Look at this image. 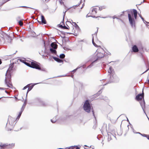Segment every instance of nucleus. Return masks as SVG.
Segmentation results:
<instances>
[{
    "instance_id": "obj_1",
    "label": "nucleus",
    "mask_w": 149,
    "mask_h": 149,
    "mask_svg": "<svg viewBox=\"0 0 149 149\" xmlns=\"http://www.w3.org/2000/svg\"><path fill=\"white\" fill-rule=\"evenodd\" d=\"M109 73L107 78L104 79L106 81V83L104 85H106L107 84L112 83H117L119 81L118 77L115 74L114 71L111 66H110L108 70Z\"/></svg>"
},
{
    "instance_id": "obj_2",
    "label": "nucleus",
    "mask_w": 149,
    "mask_h": 149,
    "mask_svg": "<svg viewBox=\"0 0 149 149\" xmlns=\"http://www.w3.org/2000/svg\"><path fill=\"white\" fill-rule=\"evenodd\" d=\"M83 108L84 110L88 113H89L91 110L92 111L93 116L96 118L95 115L94 110L93 109L92 104L90 103L88 100H86L83 105Z\"/></svg>"
},
{
    "instance_id": "obj_3",
    "label": "nucleus",
    "mask_w": 149,
    "mask_h": 149,
    "mask_svg": "<svg viewBox=\"0 0 149 149\" xmlns=\"http://www.w3.org/2000/svg\"><path fill=\"white\" fill-rule=\"evenodd\" d=\"M95 57L94 56L93 57H92L88 61L86 62L85 64H87L88 62H91L90 64L87 67L86 69L90 68L93 65H95L98 63L99 60H100L104 56H97V58H95Z\"/></svg>"
},
{
    "instance_id": "obj_4",
    "label": "nucleus",
    "mask_w": 149,
    "mask_h": 149,
    "mask_svg": "<svg viewBox=\"0 0 149 149\" xmlns=\"http://www.w3.org/2000/svg\"><path fill=\"white\" fill-rule=\"evenodd\" d=\"M30 67L36 69L44 71L46 72H47L46 69L40 65V64L37 63L35 61H33L31 62Z\"/></svg>"
},
{
    "instance_id": "obj_5",
    "label": "nucleus",
    "mask_w": 149,
    "mask_h": 149,
    "mask_svg": "<svg viewBox=\"0 0 149 149\" xmlns=\"http://www.w3.org/2000/svg\"><path fill=\"white\" fill-rule=\"evenodd\" d=\"M138 12L136 9H132V12L131 13V18L132 19V22H131L129 21V23L132 27H135V19H136L137 17Z\"/></svg>"
},
{
    "instance_id": "obj_6",
    "label": "nucleus",
    "mask_w": 149,
    "mask_h": 149,
    "mask_svg": "<svg viewBox=\"0 0 149 149\" xmlns=\"http://www.w3.org/2000/svg\"><path fill=\"white\" fill-rule=\"evenodd\" d=\"M6 75V76L7 77H6L5 79V83L8 87L12 88L13 85L11 81V75L10 74H8L7 75Z\"/></svg>"
},
{
    "instance_id": "obj_7",
    "label": "nucleus",
    "mask_w": 149,
    "mask_h": 149,
    "mask_svg": "<svg viewBox=\"0 0 149 149\" xmlns=\"http://www.w3.org/2000/svg\"><path fill=\"white\" fill-rule=\"evenodd\" d=\"M51 48L50 49V53L54 55H56V56H58V55L57 54V52L56 49L58 47V45L54 42H52L50 45Z\"/></svg>"
},
{
    "instance_id": "obj_8",
    "label": "nucleus",
    "mask_w": 149,
    "mask_h": 149,
    "mask_svg": "<svg viewBox=\"0 0 149 149\" xmlns=\"http://www.w3.org/2000/svg\"><path fill=\"white\" fill-rule=\"evenodd\" d=\"M2 35L3 36H1V37H0V43L2 42H4L5 41L4 37H6V36H7V38H8V42L9 43L11 42L12 39L10 37L4 32H2Z\"/></svg>"
},
{
    "instance_id": "obj_9",
    "label": "nucleus",
    "mask_w": 149,
    "mask_h": 149,
    "mask_svg": "<svg viewBox=\"0 0 149 149\" xmlns=\"http://www.w3.org/2000/svg\"><path fill=\"white\" fill-rule=\"evenodd\" d=\"M14 143H12L11 144H8V143L2 144V143H1L0 144V149H4L5 148L10 149L12 148V146H14Z\"/></svg>"
},
{
    "instance_id": "obj_10",
    "label": "nucleus",
    "mask_w": 149,
    "mask_h": 149,
    "mask_svg": "<svg viewBox=\"0 0 149 149\" xmlns=\"http://www.w3.org/2000/svg\"><path fill=\"white\" fill-rule=\"evenodd\" d=\"M19 60V61L24 64L25 65L30 67L31 63L28 62V61L24 58H18V59Z\"/></svg>"
},
{
    "instance_id": "obj_11",
    "label": "nucleus",
    "mask_w": 149,
    "mask_h": 149,
    "mask_svg": "<svg viewBox=\"0 0 149 149\" xmlns=\"http://www.w3.org/2000/svg\"><path fill=\"white\" fill-rule=\"evenodd\" d=\"M53 59L57 62L61 63L63 62V59L65 56H52Z\"/></svg>"
},
{
    "instance_id": "obj_12",
    "label": "nucleus",
    "mask_w": 149,
    "mask_h": 149,
    "mask_svg": "<svg viewBox=\"0 0 149 149\" xmlns=\"http://www.w3.org/2000/svg\"><path fill=\"white\" fill-rule=\"evenodd\" d=\"M127 12L128 13V18L129 21H130L131 22H132V19L131 18V13L132 12V9H128L125 11H123L122 12V13H124L125 12Z\"/></svg>"
},
{
    "instance_id": "obj_13",
    "label": "nucleus",
    "mask_w": 149,
    "mask_h": 149,
    "mask_svg": "<svg viewBox=\"0 0 149 149\" xmlns=\"http://www.w3.org/2000/svg\"><path fill=\"white\" fill-rule=\"evenodd\" d=\"M144 96V93L143 89L142 93H139L137 95L135 98V100L138 101H139L141 99H142Z\"/></svg>"
},
{
    "instance_id": "obj_14",
    "label": "nucleus",
    "mask_w": 149,
    "mask_h": 149,
    "mask_svg": "<svg viewBox=\"0 0 149 149\" xmlns=\"http://www.w3.org/2000/svg\"><path fill=\"white\" fill-rule=\"evenodd\" d=\"M142 59L144 61L147 67L149 66V64L148 59L146 56H141Z\"/></svg>"
},
{
    "instance_id": "obj_15",
    "label": "nucleus",
    "mask_w": 149,
    "mask_h": 149,
    "mask_svg": "<svg viewBox=\"0 0 149 149\" xmlns=\"http://www.w3.org/2000/svg\"><path fill=\"white\" fill-rule=\"evenodd\" d=\"M41 21H40L38 20V22L40 24H45L47 23L45 19L44 16L43 15H41Z\"/></svg>"
},
{
    "instance_id": "obj_16",
    "label": "nucleus",
    "mask_w": 149,
    "mask_h": 149,
    "mask_svg": "<svg viewBox=\"0 0 149 149\" xmlns=\"http://www.w3.org/2000/svg\"><path fill=\"white\" fill-rule=\"evenodd\" d=\"M41 83H42L40 82V83H37L33 84H32L29 87H28V89L27 91V93H28L30 91H31L32 89L33 88V86H34L35 85H36L38 84H41Z\"/></svg>"
},
{
    "instance_id": "obj_17",
    "label": "nucleus",
    "mask_w": 149,
    "mask_h": 149,
    "mask_svg": "<svg viewBox=\"0 0 149 149\" xmlns=\"http://www.w3.org/2000/svg\"><path fill=\"white\" fill-rule=\"evenodd\" d=\"M132 51L134 52H137L139 50L137 46L136 45H133L132 47Z\"/></svg>"
},
{
    "instance_id": "obj_18",
    "label": "nucleus",
    "mask_w": 149,
    "mask_h": 149,
    "mask_svg": "<svg viewBox=\"0 0 149 149\" xmlns=\"http://www.w3.org/2000/svg\"><path fill=\"white\" fill-rule=\"evenodd\" d=\"M37 100L40 105L43 106H46L47 104L45 102L42 101L41 99L38 98Z\"/></svg>"
},
{
    "instance_id": "obj_19",
    "label": "nucleus",
    "mask_w": 149,
    "mask_h": 149,
    "mask_svg": "<svg viewBox=\"0 0 149 149\" xmlns=\"http://www.w3.org/2000/svg\"><path fill=\"white\" fill-rule=\"evenodd\" d=\"M140 103L142 109H143V108H145V102L144 99L142 101L140 102Z\"/></svg>"
},
{
    "instance_id": "obj_20",
    "label": "nucleus",
    "mask_w": 149,
    "mask_h": 149,
    "mask_svg": "<svg viewBox=\"0 0 149 149\" xmlns=\"http://www.w3.org/2000/svg\"><path fill=\"white\" fill-rule=\"evenodd\" d=\"M14 63L13 62L12 63V64H11L9 65V68L8 70H9L10 72L13 70V68L14 67Z\"/></svg>"
},
{
    "instance_id": "obj_21",
    "label": "nucleus",
    "mask_w": 149,
    "mask_h": 149,
    "mask_svg": "<svg viewBox=\"0 0 149 149\" xmlns=\"http://www.w3.org/2000/svg\"><path fill=\"white\" fill-rule=\"evenodd\" d=\"M72 23L73 24V26H74L75 29L78 31H80V29L78 25L75 22H73Z\"/></svg>"
},
{
    "instance_id": "obj_22",
    "label": "nucleus",
    "mask_w": 149,
    "mask_h": 149,
    "mask_svg": "<svg viewBox=\"0 0 149 149\" xmlns=\"http://www.w3.org/2000/svg\"><path fill=\"white\" fill-rule=\"evenodd\" d=\"M58 27L63 29H66L67 26H65V25L63 26L62 24H59L58 25Z\"/></svg>"
},
{
    "instance_id": "obj_23",
    "label": "nucleus",
    "mask_w": 149,
    "mask_h": 149,
    "mask_svg": "<svg viewBox=\"0 0 149 149\" xmlns=\"http://www.w3.org/2000/svg\"><path fill=\"white\" fill-rule=\"evenodd\" d=\"M24 19H22L18 21V23L19 25L21 26H22L23 25V23L22 22V21Z\"/></svg>"
},
{
    "instance_id": "obj_24",
    "label": "nucleus",
    "mask_w": 149,
    "mask_h": 149,
    "mask_svg": "<svg viewBox=\"0 0 149 149\" xmlns=\"http://www.w3.org/2000/svg\"><path fill=\"white\" fill-rule=\"evenodd\" d=\"M23 111L21 110L19 112V114L17 116V117L16 118V120H18L19 119L20 117H21V114H22Z\"/></svg>"
},
{
    "instance_id": "obj_25",
    "label": "nucleus",
    "mask_w": 149,
    "mask_h": 149,
    "mask_svg": "<svg viewBox=\"0 0 149 149\" xmlns=\"http://www.w3.org/2000/svg\"><path fill=\"white\" fill-rule=\"evenodd\" d=\"M26 104L27 103L26 102L25 103V102H24L23 104L21 109V110L23 111Z\"/></svg>"
},
{
    "instance_id": "obj_26",
    "label": "nucleus",
    "mask_w": 149,
    "mask_h": 149,
    "mask_svg": "<svg viewBox=\"0 0 149 149\" xmlns=\"http://www.w3.org/2000/svg\"><path fill=\"white\" fill-rule=\"evenodd\" d=\"M97 8H93L92 10V12L93 13V14H96L97 13Z\"/></svg>"
},
{
    "instance_id": "obj_27",
    "label": "nucleus",
    "mask_w": 149,
    "mask_h": 149,
    "mask_svg": "<svg viewBox=\"0 0 149 149\" xmlns=\"http://www.w3.org/2000/svg\"><path fill=\"white\" fill-rule=\"evenodd\" d=\"M92 36H93V38H92V43H93V45L95 46L96 47H97V45L95 43V42L94 41V37L93 36V35H92Z\"/></svg>"
},
{
    "instance_id": "obj_28",
    "label": "nucleus",
    "mask_w": 149,
    "mask_h": 149,
    "mask_svg": "<svg viewBox=\"0 0 149 149\" xmlns=\"http://www.w3.org/2000/svg\"><path fill=\"white\" fill-rule=\"evenodd\" d=\"M102 93V89H100L96 94H95V96H98Z\"/></svg>"
},
{
    "instance_id": "obj_29",
    "label": "nucleus",
    "mask_w": 149,
    "mask_h": 149,
    "mask_svg": "<svg viewBox=\"0 0 149 149\" xmlns=\"http://www.w3.org/2000/svg\"><path fill=\"white\" fill-rule=\"evenodd\" d=\"M111 133H108L107 135L108 136V140L109 141H110L112 139L111 137Z\"/></svg>"
},
{
    "instance_id": "obj_30",
    "label": "nucleus",
    "mask_w": 149,
    "mask_h": 149,
    "mask_svg": "<svg viewBox=\"0 0 149 149\" xmlns=\"http://www.w3.org/2000/svg\"><path fill=\"white\" fill-rule=\"evenodd\" d=\"M77 146H72L69 147H67L65 148V149H73L74 148V147H75Z\"/></svg>"
},
{
    "instance_id": "obj_31",
    "label": "nucleus",
    "mask_w": 149,
    "mask_h": 149,
    "mask_svg": "<svg viewBox=\"0 0 149 149\" xmlns=\"http://www.w3.org/2000/svg\"><path fill=\"white\" fill-rule=\"evenodd\" d=\"M77 85L78 86L79 88L82 87L83 85V84L82 83H80L79 82L77 83Z\"/></svg>"
},
{
    "instance_id": "obj_32",
    "label": "nucleus",
    "mask_w": 149,
    "mask_h": 149,
    "mask_svg": "<svg viewBox=\"0 0 149 149\" xmlns=\"http://www.w3.org/2000/svg\"><path fill=\"white\" fill-rule=\"evenodd\" d=\"M81 68V67H77L75 69H74L71 72H73V73L75 72L79 68Z\"/></svg>"
},
{
    "instance_id": "obj_33",
    "label": "nucleus",
    "mask_w": 149,
    "mask_h": 149,
    "mask_svg": "<svg viewBox=\"0 0 149 149\" xmlns=\"http://www.w3.org/2000/svg\"><path fill=\"white\" fill-rule=\"evenodd\" d=\"M105 8V7L104 6H101L99 7V10H101Z\"/></svg>"
},
{
    "instance_id": "obj_34",
    "label": "nucleus",
    "mask_w": 149,
    "mask_h": 149,
    "mask_svg": "<svg viewBox=\"0 0 149 149\" xmlns=\"http://www.w3.org/2000/svg\"><path fill=\"white\" fill-rule=\"evenodd\" d=\"M144 137H146L148 140H149V135L144 134Z\"/></svg>"
},
{
    "instance_id": "obj_35",
    "label": "nucleus",
    "mask_w": 149,
    "mask_h": 149,
    "mask_svg": "<svg viewBox=\"0 0 149 149\" xmlns=\"http://www.w3.org/2000/svg\"><path fill=\"white\" fill-rule=\"evenodd\" d=\"M29 84L27 85L26 86H24L23 88V90H25L26 89V88H28V86L29 85H30V84Z\"/></svg>"
},
{
    "instance_id": "obj_36",
    "label": "nucleus",
    "mask_w": 149,
    "mask_h": 149,
    "mask_svg": "<svg viewBox=\"0 0 149 149\" xmlns=\"http://www.w3.org/2000/svg\"><path fill=\"white\" fill-rule=\"evenodd\" d=\"M19 8H31V9H34L33 8H32L28 7L26 6H19Z\"/></svg>"
},
{
    "instance_id": "obj_37",
    "label": "nucleus",
    "mask_w": 149,
    "mask_h": 149,
    "mask_svg": "<svg viewBox=\"0 0 149 149\" xmlns=\"http://www.w3.org/2000/svg\"><path fill=\"white\" fill-rule=\"evenodd\" d=\"M18 58L17 59H13V60H12V61H13V60H15V61H14V63H16L17 62H18V60H19V59L18 60Z\"/></svg>"
},
{
    "instance_id": "obj_38",
    "label": "nucleus",
    "mask_w": 149,
    "mask_h": 149,
    "mask_svg": "<svg viewBox=\"0 0 149 149\" xmlns=\"http://www.w3.org/2000/svg\"><path fill=\"white\" fill-rule=\"evenodd\" d=\"M103 55V54L101 53H99L97 54L95 56H102Z\"/></svg>"
},
{
    "instance_id": "obj_39",
    "label": "nucleus",
    "mask_w": 149,
    "mask_h": 149,
    "mask_svg": "<svg viewBox=\"0 0 149 149\" xmlns=\"http://www.w3.org/2000/svg\"><path fill=\"white\" fill-rule=\"evenodd\" d=\"M103 96H102V97H99V98L100 99H103V100H107L108 99V98L107 97H106L105 99H104V98H103Z\"/></svg>"
},
{
    "instance_id": "obj_40",
    "label": "nucleus",
    "mask_w": 149,
    "mask_h": 149,
    "mask_svg": "<svg viewBox=\"0 0 149 149\" xmlns=\"http://www.w3.org/2000/svg\"><path fill=\"white\" fill-rule=\"evenodd\" d=\"M139 16L140 17V18H141V19H142V20L143 21L144 23H145L146 22H145V21H146L144 20V18L141 15H139Z\"/></svg>"
},
{
    "instance_id": "obj_41",
    "label": "nucleus",
    "mask_w": 149,
    "mask_h": 149,
    "mask_svg": "<svg viewBox=\"0 0 149 149\" xmlns=\"http://www.w3.org/2000/svg\"><path fill=\"white\" fill-rule=\"evenodd\" d=\"M16 20L17 21H18L20 20H21V17L20 16H18L16 18Z\"/></svg>"
},
{
    "instance_id": "obj_42",
    "label": "nucleus",
    "mask_w": 149,
    "mask_h": 149,
    "mask_svg": "<svg viewBox=\"0 0 149 149\" xmlns=\"http://www.w3.org/2000/svg\"><path fill=\"white\" fill-rule=\"evenodd\" d=\"M136 134H139L141 135L142 136H143V137H144V135H143L145 134H141V133H140V132H136Z\"/></svg>"
},
{
    "instance_id": "obj_43",
    "label": "nucleus",
    "mask_w": 149,
    "mask_h": 149,
    "mask_svg": "<svg viewBox=\"0 0 149 149\" xmlns=\"http://www.w3.org/2000/svg\"><path fill=\"white\" fill-rule=\"evenodd\" d=\"M59 2L61 5L64 4V2L62 1V0H59Z\"/></svg>"
},
{
    "instance_id": "obj_44",
    "label": "nucleus",
    "mask_w": 149,
    "mask_h": 149,
    "mask_svg": "<svg viewBox=\"0 0 149 149\" xmlns=\"http://www.w3.org/2000/svg\"><path fill=\"white\" fill-rule=\"evenodd\" d=\"M98 29H97V31L96 32H95V34H94V35L96 37H97V33L98 32Z\"/></svg>"
},
{
    "instance_id": "obj_45",
    "label": "nucleus",
    "mask_w": 149,
    "mask_h": 149,
    "mask_svg": "<svg viewBox=\"0 0 149 149\" xmlns=\"http://www.w3.org/2000/svg\"><path fill=\"white\" fill-rule=\"evenodd\" d=\"M53 57L52 56H49V61L53 60Z\"/></svg>"
},
{
    "instance_id": "obj_46",
    "label": "nucleus",
    "mask_w": 149,
    "mask_h": 149,
    "mask_svg": "<svg viewBox=\"0 0 149 149\" xmlns=\"http://www.w3.org/2000/svg\"><path fill=\"white\" fill-rule=\"evenodd\" d=\"M129 124H130V125L131 127V128H132V130H133V132H134V129L133 128V126H132V125L130 123H129Z\"/></svg>"
},
{
    "instance_id": "obj_47",
    "label": "nucleus",
    "mask_w": 149,
    "mask_h": 149,
    "mask_svg": "<svg viewBox=\"0 0 149 149\" xmlns=\"http://www.w3.org/2000/svg\"><path fill=\"white\" fill-rule=\"evenodd\" d=\"M146 23H147V24H146L147 27L149 29V22H146V21H145Z\"/></svg>"
},
{
    "instance_id": "obj_48",
    "label": "nucleus",
    "mask_w": 149,
    "mask_h": 149,
    "mask_svg": "<svg viewBox=\"0 0 149 149\" xmlns=\"http://www.w3.org/2000/svg\"><path fill=\"white\" fill-rule=\"evenodd\" d=\"M56 120H53V119H51V121L52 123H54L55 122H56Z\"/></svg>"
},
{
    "instance_id": "obj_49",
    "label": "nucleus",
    "mask_w": 149,
    "mask_h": 149,
    "mask_svg": "<svg viewBox=\"0 0 149 149\" xmlns=\"http://www.w3.org/2000/svg\"><path fill=\"white\" fill-rule=\"evenodd\" d=\"M149 70V68H148L145 72H143L142 74H143L144 73H145V72H147L148 70Z\"/></svg>"
},
{
    "instance_id": "obj_50",
    "label": "nucleus",
    "mask_w": 149,
    "mask_h": 149,
    "mask_svg": "<svg viewBox=\"0 0 149 149\" xmlns=\"http://www.w3.org/2000/svg\"><path fill=\"white\" fill-rule=\"evenodd\" d=\"M17 52V51H16L15 52V53H14L13 54H11V55H6V56H12L13 55H15V53H16V52Z\"/></svg>"
},
{
    "instance_id": "obj_51",
    "label": "nucleus",
    "mask_w": 149,
    "mask_h": 149,
    "mask_svg": "<svg viewBox=\"0 0 149 149\" xmlns=\"http://www.w3.org/2000/svg\"><path fill=\"white\" fill-rule=\"evenodd\" d=\"M24 102H25V103L26 102L27 103V97H25Z\"/></svg>"
},
{
    "instance_id": "obj_52",
    "label": "nucleus",
    "mask_w": 149,
    "mask_h": 149,
    "mask_svg": "<svg viewBox=\"0 0 149 149\" xmlns=\"http://www.w3.org/2000/svg\"><path fill=\"white\" fill-rule=\"evenodd\" d=\"M66 11H65V12H63V14H64V15H63V18H64L65 17V13H66Z\"/></svg>"
},
{
    "instance_id": "obj_53",
    "label": "nucleus",
    "mask_w": 149,
    "mask_h": 149,
    "mask_svg": "<svg viewBox=\"0 0 149 149\" xmlns=\"http://www.w3.org/2000/svg\"><path fill=\"white\" fill-rule=\"evenodd\" d=\"M63 19H64V18H63V21L61 22V24H61V23H62L63 24V25H64V24H65L64 22Z\"/></svg>"
},
{
    "instance_id": "obj_54",
    "label": "nucleus",
    "mask_w": 149,
    "mask_h": 149,
    "mask_svg": "<svg viewBox=\"0 0 149 149\" xmlns=\"http://www.w3.org/2000/svg\"><path fill=\"white\" fill-rule=\"evenodd\" d=\"M58 56H65V54H59Z\"/></svg>"
},
{
    "instance_id": "obj_55",
    "label": "nucleus",
    "mask_w": 149,
    "mask_h": 149,
    "mask_svg": "<svg viewBox=\"0 0 149 149\" xmlns=\"http://www.w3.org/2000/svg\"><path fill=\"white\" fill-rule=\"evenodd\" d=\"M95 94L93 95V99H95V98H96L97 97V96H95Z\"/></svg>"
},
{
    "instance_id": "obj_56",
    "label": "nucleus",
    "mask_w": 149,
    "mask_h": 149,
    "mask_svg": "<svg viewBox=\"0 0 149 149\" xmlns=\"http://www.w3.org/2000/svg\"><path fill=\"white\" fill-rule=\"evenodd\" d=\"M91 17H92L94 18H96L98 17H95V16H91Z\"/></svg>"
},
{
    "instance_id": "obj_57",
    "label": "nucleus",
    "mask_w": 149,
    "mask_h": 149,
    "mask_svg": "<svg viewBox=\"0 0 149 149\" xmlns=\"http://www.w3.org/2000/svg\"><path fill=\"white\" fill-rule=\"evenodd\" d=\"M5 89H6V88H2V87H0V90H5Z\"/></svg>"
},
{
    "instance_id": "obj_58",
    "label": "nucleus",
    "mask_w": 149,
    "mask_h": 149,
    "mask_svg": "<svg viewBox=\"0 0 149 149\" xmlns=\"http://www.w3.org/2000/svg\"><path fill=\"white\" fill-rule=\"evenodd\" d=\"M112 18L113 19H114L115 18H116L117 19H118V18H117L116 17H115V16H113L112 17Z\"/></svg>"
},
{
    "instance_id": "obj_59",
    "label": "nucleus",
    "mask_w": 149,
    "mask_h": 149,
    "mask_svg": "<svg viewBox=\"0 0 149 149\" xmlns=\"http://www.w3.org/2000/svg\"><path fill=\"white\" fill-rule=\"evenodd\" d=\"M144 108H143V112H144V113L146 114V116H147V114H146V112H145V110H144Z\"/></svg>"
},
{
    "instance_id": "obj_60",
    "label": "nucleus",
    "mask_w": 149,
    "mask_h": 149,
    "mask_svg": "<svg viewBox=\"0 0 149 149\" xmlns=\"http://www.w3.org/2000/svg\"><path fill=\"white\" fill-rule=\"evenodd\" d=\"M64 76H65L62 75L58 76L57 77H64Z\"/></svg>"
},
{
    "instance_id": "obj_61",
    "label": "nucleus",
    "mask_w": 149,
    "mask_h": 149,
    "mask_svg": "<svg viewBox=\"0 0 149 149\" xmlns=\"http://www.w3.org/2000/svg\"><path fill=\"white\" fill-rule=\"evenodd\" d=\"M72 8V7H70V8H68V9H66V12H67V11H68L69 10L70 8Z\"/></svg>"
},
{
    "instance_id": "obj_62",
    "label": "nucleus",
    "mask_w": 149,
    "mask_h": 149,
    "mask_svg": "<svg viewBox=\"0 0 149 149\" xmlns=\"http://www.w3.org/2000/svg\"><path fill=\"white\" fill-rule=\"evenodd\" d=\"M70 116H66V118L65 119H67L68 118H69Z\"/></svg>"
},
{
    "instance_id": "obj_63",
    "label": "nucleus",
    "mask_w": 149,
    "mask_h": 149,
    "mask_svg": "<svg viewBox=\"0 0 149 149\" xmlns=\"http://www.w3.org/2000/svg\"><path fill=\"white\" fill-rule=\"evenodd\" d=\"M82 2V0H81V1H80V2L79 3V5H80V4H81V3Z\"/></svg>"
},
{
    "instance_id": "obj_64",
    "label": "nucleus",
    "mask_w": 149,
    "mask_h": 149,
    "mask_svg": "<svg viewBox=\"0 0 149 149\" xmlns=\"http://www.w3.org/2000/svg\"><path fill=\"white\" fill-rule=\"evenodd\" d=\"M79 4H78L74 6L75 7H77L79 6Z\"/></svg>"
}]
</instances>
